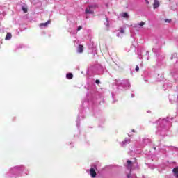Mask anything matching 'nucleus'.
Wrapping results in <instances>:
<instances>
[{"instance_id": "5701e85b", "label": "nucleus", "mask_w": 178, "mask_h": 178, "mask_svg": "<svg viewBox=\"0 0 178 178\" xmlns=\"http://www.w3.org/2000/svg\"><path fill=\"white\" fill-rule=\"evenodd\" d=\"M132 133H136V131L134 129H132Z\"/></svg>"}, {"instance_id": "4468645a", "label": "nucleus", "mask_w": 178, "mask_h": 178, "mask_svg": "<svg viewBox=\"0 0 178 178\" xmlns=\"http://www.w3.org/2000/svg\"><path fill=\"white\" fill-rule=\"evenodd\" d=\"M122 17H125V19H129V14L127 13H123Z\"/></svg>"}, {"instance_id": "f257e3e1", "label": "nucleus", "mask_w": 178, "mask_h": 178, "mask_svg": "<svg viewBox=\"0 0 178 178\" xmlns=\"http://www.w3.org/2000/svg\"><path fill=\"white\" fill-rule=\"evenodd\" d=\"M90 175L91 177H92V178L97 177V172L95 171V169L90 168Z\"/></svg>"}, {"instance_id": "423d86ee", "label": "nucleus", "mask_w": 178, "mask_h": 178, "mask_svg": "<svg viewBox=\"0 0 178 178\" xmlns=\"http://www.w3.org/2000/svg\"><path fill=\"white\" fill-rule=\"evenodd\" d=\"M138 26H140V27H143V26H145V22H140V23L136 24L134 26V27L135 29H137V27H138Z\"/></svg>"}, {"instance_id": "20e7f679", "label": "nucleus", "mask_w": 178, "mask_h": 178, "mask_svg": "<svg viewBox=\"0 0 178 178\" xmlns=\"http://www.w3.org/2000/svg\"><path fill=\"white\" fill-rule=\"evenodd\" d=\"M159 1L158 0H154V2L153 3V8L154 9H156V8H159Z\"/></svg>"}, {"instance_id": "4be33fe9", "label": "nucleus", "mask_w": 178, "mask_h": 178, "mask_svg": "<svg viewBox=\"0 0 178 178\" xmlns=\"http://www.w3.org/2000/svg\"><path fill=\"white\" fill-rule=\"evenodd\" d=\"M130 176H131V174H130V173L127 175V178H130Z\"/></svg>"}, {"instance_id": "6e6552de", "label": "nucleus", "mask_w": 178, "mask_h": 178, "mask_svg": "<svg viewBox=\"0 0 178 178\" xmlns=\"http://www.w3.org/2000/svg\"><path fill=\"white\" fill-rule=\"evenodd\" d=\"M83 51H84V47H83V45L79 44L78 47V52L79 54H81V53H83Z\"/></svg>"}, {"instance_id": "1a4fd4ad", "label": "nucleus", "mask_w": 178, "mask_h": 178, "mask_svg": "<svg viewBox=\"0 0 178 178\" xmlns=\"http://www.w3.org/2000/svg\"><path fill=\"white\" fill-rule=\"evenodd\" d=\"M85 13L90 14V15H94V11L91 10V8H86L85 10Z\"/></svg>"}, {"instance_id": "a211bd4d", "label": "nucleus", "mask_w": 178, "mask_h": 178, "mask_svg": "<svg viewBox=\"0 0 178 178\" xmlns=\"http://www.w3.org/2000/svg\"><path fill=\"white\" fill-rule=\"evenodd\" d=\"M95 83H96V84H99L101 83V81H99V79H96Z\"/></svg>"}, {"instance_id": "ddd939ff", "label": "nucleus", "mask_w": 178, "mask_h": 178, "mask_svg": "<svg viewBox=\"0 0 178 178\" xmlns=\"http://www.w3.org/2000/svg\"><path fill=\"white\" fill-rule=\"evenodd\" d=\"M89 9H97L98 8V5H91L88 6Z\"/></svg>"}, {"instance_id": "6ab92c4d", "label": "nucleus", "mask_w": 178, "mask_h": 178, "mask_svg": "<svg viewBox=\"0 0 178 178\" xmlns=\"http://www.w3.org/2000/svg\"><path fill=\"white\" fill-rule=\"evenodd\" d=\"M171 21L172 20H170V19H165V23H170Z\"/></svg>"}, {"instance_id": "2eb2a0df", "label": "nucleus", "mask_w": 178, "mask_h": 178, "mask_svg": "<svg viewBox=\"0 0 178 178\" xmlns=\"http://www.w3.org/2000/svg\"><path fill=\"white\" fill-rule=\"evenodd\" d=\"M22 10L24 13H27V8L22 7Z\"/></svg>"}, {"instance_id": "f8f14e48", "label": "nucleus", "mask_w": 178, "mask_h": 178, "mask_svg": "<svg viewBox=\"0 0 178 178\" xmlns=\"http://www.w3.org/2000/svg\"><path fill=\"white\" fill-rule=\"evenodd\" d=\"M66 77L68 79V80H72V79H73V74L68 73L66 74Z\"/></svg>"}, {"instance_id": "f03ea898", "label": "nucleus", "mask_w": 178, "mask_h": 178, "mask_svg": "<svg viewBox=\"0 0 178 178\" xmlns=\"http://www.w3.org/2000/svg\"><path fill=\"white\" fill-rule=\"evenodd\" d=\"M133 168V162H131V161L128 160L127 161V168L129 169V170H131Z\"/></svg>"}, {"instance_id": "f3484780", "label": "nucleus", "mask_w": 178, "mask_h": 178, "mask_svg": "<svg viewBox=\"0 0 178 178\" xmlns=\"http://www.w3.org/2000/svg\"><path fill=\"white\" fill-rule=\"evenodd\" d=\"M83 29V26H79L77 29V31H80V30H81Z\"/></svg>"}, {"instance_id": "412c9836", "label": "nucleus", "mask_w": 178, "mask_h": 178, "mask_svg": "<svg viewBox=\"0 0 178 178\" xmlns=\"http://www.w3.org/2000/svg\"><path fill=\"white\" fill-rule=\"evenodd\" d=\"M145 1L146 2V3H147V5H149V1H148V0H145Z\"/></svg>"}, {"instance_id": "9b49d317", "label": "nucleus", "mask_w": 178, "mask_h": 178, "mask_svg": "<svg viewBox=\"0 0 178 178\" xmlns=\"http://www.w3.org/2000/svg\"><path fill=\"white\" fill-rule=\"evenodd\" d=\"M129 143H130V140L126 138V139L124 140V141H122V147H124V144H129Z\"/></svg>"}, {"instance_id": "9d476101", "label": "nucleus", "mask_w": 178, "mask_h": 178, "mask_svg": "<svg viewBox=\"0 0 178 178\" xmlns=\"http://www.w3.org/2000/svg\"><path fill=\"white\" fill-rule=\"evenodd\" d=\"M12 38V33H8L6 34V36L5 38V40H10Z\"/></svg>"}, {"instance_id": "dca6fc26", "label": "nucleus", "mask_w": 178, "mask_h": 178, "mask_svg": "<svg viewBox=\"0 0 178 178\" xmlns=\"http://www.w3.org/2000/svg\"><path fill=\"white\" fill-rule=\"evenodd\" d=\"M135 70H136V72H138V70H140V67H138V65H136V66Z\"/></svg>"}, {"instance_id": "b1692460", "label": "nucleus", "mask_w": 178, "mask_h": 178, "mask_svg": "<svg viewBox=\"0 0 178 178\" xmlns=\"http://www.w3.org/2000/svg\"><path fill=\"white\" fill-rule=\"evenodd\" d=\"M153 148H154V151H156V147H153Z\"/></svg>"}, {"instance_id": "0eeeda50", "label": "nucleus", "mask_w": 178, "mask_h": 178, "mask_svg": "<svg viewBox=\"0 0 178 178\" xmlns=\"http://www.w3.org/2000/svg\"><path fill=\"white\" fill-rule=\"evenodd\" d=\"M172 172L176 178H178V166L177 168H173Z\"/></svg>"}, {"instance_id": "aec40b11", "label": "nucleus", "mask_w": 178, "mask_h": 178, "mask_svg": "<svg viewBox=\"0 0 178 178\" xmlns=\"http://www.w3.org/2000/svg\"><path fill=\"white\" fill-rule=\"evenodd\" d=\"M120 33H121L122 34H124V31L123 29H121L120 31Z\"/></svg>"}, {"instance_id": "39448f33", "label": "nucleus", "mask_w": 178, "mask_h": 178, "mask_svg": "<svg viewBox=\"0 0 178 178\" xmlns=\"http://www.w3.org/2000/svg\"><path fill=\"white\" fill-rule=\"evenodd\" d=\"M104 24L106 26V31H109V21L108 20V18L106 19V22H104Z\"/></svg>"}, {"instance_id": "7ed1b4c3", "label": "nucleus", "mask_w": 178, "mask_h": 178, "mask_svg": "<svg viewBox=\"0 0 178 178\" xmlns=\"http://www.w3.org/2000/svg\"><path fill=\"white\" fill-rule=\"evenodd\" d=\"M48 24H51V20H48L47 22L44 23H40V27H47Z\"/></svg>"}]
</instances>
